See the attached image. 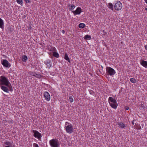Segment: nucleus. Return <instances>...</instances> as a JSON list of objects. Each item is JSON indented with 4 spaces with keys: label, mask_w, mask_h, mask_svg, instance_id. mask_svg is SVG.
Here are the masks:
<instances>
[{
    "label": "nucleus",
    "mask_w": 147,
    "mask_h": 147,
    "mask_svg": "<svg viewBox=\"0 0 147 147\" xmlns=\"http://www.w3.org/2000/svg\"><path fill=\"white\" fill-rule=\"evenodd\" d=\"M118 125L122 128H123L125 127V124L122 123H120Z\"/></svg>",
    "instance_id": "4be33fe9"
},
{
    "label": "nucleus",
    "mask_w": 147,
    "mask_h": 147,
    "mask_svg": "<svg viewBox=\"0 0 147 147\" xmlns=\"http://www.w3.org/2000/svg\"><path fill=\"white\" fill-rule=\"evenodd\" d=\"M44 95L45 99L47 101H49L50 99V96L49 93L47 92H45Z\"/></svg>",
    "instance_id": "1a4fd4ad"
},
{
    "label": "nucleus",
    "mask_w": 147,
    "mask_h": 147,
    "mask_svg": "<svg viewBox=\"0 0 147 147\" xmlns=\"http://www.w3.org/2000/svg\"><path fill=\"white\" fill-rule=\"evenodd\" d=\"M141 107L143 108H144V105L142 104H141Z\"/></svg>",
    "instance_id": "f704fd0d"
},
{
    "label": "nucleus",
    "mask_w": 147,
    "mask_h": 147,
    "mask_svg": "<svg viewBox=\"0 0 147 147\" xmlns=\"http://www.w3.org/2000/svg\"><path fill=\"white\" fill-rule=\"evenodd\" d=\"M4 144H5V145H7V146H10L11 145V143L8 141L5 142H4Z\"/></svg>",
    "instance_id": "5701e85b"
},
{
    "label": "nucleus",
    "mask_w": 147,
    "mask_h": 147,
    "mask_svg": "<svg viewBox=\"0 0 147 147\" xmlns=\"http://www.w3.org/2000/svg\"><path fill=\"white\" fill-rule=\"evenodd\" d=\"M45 63L49 67H50L51 66V63L50 61L48 59L46 61Z\"/></svg>",
    "instance_id": "4468645a"
},
{
    "label": "nucleus",
    "mask_w": 147,
    "mask_h": 147,
    "mask_svg": "<svg viewBox=\"0 0 147 147\" xmlns=\"http://www.w3.org/2000/svg\"><path fill=\"white\" fill-rule=\"evenodd\" d=\"M0 85H5L7 86L11 92L13 90L12 87L8 79L5 76L0 77Z\"/></svg>",
    "instance_id": "f257e3e1"
},
{
    "label": "nucleus",
    "mask_w": 147,
    "mask_h": 147,
    "mask_svg": "<svg viewBox=\"0 0 147 147\" xmlns=\"http://www.w3.org/2000/svg\"><path fill=\"white\" fill-rule=\"evenodd\" d=\"M106 74L108 76H112L116 73L114 69L110 67H107L106 68Z\"/></svg>",
    "instance_id": "f03ea898"
},
{
    "label": "nucleus",
    "mask_w": 147,
    "mask_h": 147,
    "mask_svg": "<svg viewBox=\"0 0 147 147\" xmlns=\"http://www.w3.org/2000/svg\"><path fill=\"white\" fill-rule=\"evenodd\" d=\"M140 63L144 67H145V68H147V61L144 60H142L141 61Z\"/></svg>",
    "instance_id": "f8f14e48"
},
{
    "label": "nucleus",
    "mask_w": 147,
    "mask_h": 147,
    "mask_svg": "<svg viewBox=\"0 0 147 147\" xmlns=\"http://www.w3.org/2000/svg\"><path fill=\"white\" fill-rule=\"evenodd\" d=\"M32 132L34 133L33 136L36 138L40 140L42 137V135L40 133L36 130H33Z\"/></svg>",
    "instance_id": "39448f33"
},
{
    "label": "nucleus",
    "mask_w": 147,
    "mask_h": 147,
    "mask_svg": "<svg viewBox=\"0 0 147 147\" xmlns=\"http://www.w3.org/2000/svg\"><path fill=\"white\" fill-rule=\"evenodd\" d=\"M34 76L38 78H40L41 77V75L40 74H36L35 73Z\"/></svg>",
    "instance_id": "b1692460"
},
{
    "label": "nucleus",
    "mask_w": 147,
    "mask_h": 147,
    "mask_svg": "<svg viewBox=\"0 0 147 147\" xmlns=\"http://www.w3.org/2000/svg\"><path fill=\"white\" fill-rule=\"evenodd\" d=\"M27 59V57L26 55H24L22 56V60L24 62H26Z\"/></svg>",
    "instance_id": "a211bd4d"
},
{
    "label": "nucleus",
    "mask_w": 147,
    "mask_h": 147,
    "mask_svg": "<svg viewBox=\"0 0 147 147\" xmlns=\"http://www.w3.org/2000/svg\"><path fill=\"white\" fill-rule=\"evenodd\" d=\"M145 2L147 4V0H144Z\"/></svg>",
    "instance_id": "ea45409f"
},
{
    "label": "nucleus",
    "mask_w": 147,
    "mask_h": 147,
    "mask_svg": "<svg viewBox=\"0 0 147 147\" xmlns=\"http://www.w3.org/2000/svg\"><path fill=\"white\" fill-rule=\"evenodd\" d=\"M59 144L58 141L56 139V147H58L59 146Z\"/></svg>",
    "instance_id": "cd10ccee"
},
{
    "label": "nucleus",
    "mask_w": 147,
    "mask_h": 147,
    "mask_svg": "<svg viewBox=\"0 0 147 147\" xmlns=\"http://www.w3.org/2000/svg\"><path fill=\"white\" fill-rule=\"evenodd\" d=\"M130 80L131 82L133 83H135L136 82V80L134 78H131L130 79Z\"/></svg>",
    "instance_id": "393cba45"
},
{
    "label": "nucleus",
    "mask_w": 147,
    "mask_h": 147,
    "mask_svg": "<svg viewBox=\"0 0 147 147\" xmlns=\"http://www.w3.org/2000/svg\"><path fill=\"white\" fill-rule=\"evenodd\" d=\"M68 6L69 7V9L70 10L74 9L75 7V6L73 4L70 5V4H69L68 5Z\"/></svg>",
    "instance_id": "f3484780"
},
{
    "label": "nucleus",
    "mask_w": 147,
    "mask_h": 147,
    "mask_svg": "<svg viewBox=\"0 0 147 147\" xmlns=\"http://www.w3.org/2000/svg\"><path fill=\"white\" fill-rule=\"evenodd\" d=\"M56 58H58L59 57V55L56 52Z\"/></svg>",
    "instance_id": "2f4dec72"
},
{
    "label": "nucleus",
    "mask_w": 147,
    "mask_h": 147,
    "mask_svg": "<svg viewBox=\"0 0 147 147\" xmlns=\"http://www.w3.org/2000/svg\"><path fill=\"white\" fill-rule=\"evenodd\" d=\"M16 1L18 3L20 4L21 5H22L23 3L22 0H16Z\"/></svg>",
    "instance_id": "a878e982"
},
{
    "label": "nucleus",
    "mask_w": 147,
    "mask_h": 147,
    "mask_svg": "<svg viewBox=\"0 0 147 147\" xmlns=\"http://www.w3.org/2000/svg\"><path fill=\"white\" fill-rule=\"evenodd\" d=\"M53 56L55 57V51H53Z\"/></svg>",
    "instance_id": "473e14b6"
},
{
    "label": "nucleus",
    "mask_w": 147,
    "mask_h": 147,
    "mask_svg": "<svg viewBox=\"0 0 147 147\" xmlns=\"http://www.w3.org/2000/svg\"><path fill=\"white\" fill-rule=\"evenodd\" d=\"M69 100L70 102H72L74 101L73 99V98L71 96H70L69 97Z\"/></svg>",
    "instance_id": "bb28decb"
},
{
    "label": "nucleus",
    "mask_w": 147,
    "mask_h": 147,
    "mask_svg": "<svg viewBox=\"0 0 147 147\" xmlns=\"http://www.w3.org/2000/svg\"><path fill=\"white\" fill-rule=\"evenodd\" d=\"M35 73L33 72H30L29 73V74L31 75V76H34V75Z\"/></svg>",
    "instance_id": "c85d7f7f"
},
{
    "label": "nucleus",
    "mask_w": 147,
    "mask_h": 147,
    "mask_svg": "<svg viewBox=\"0 0 147 147\" xmlns=\"http://www.w3.org/2000/svg\"><path fill=\"white\" fill-rule=\"evenodd\" d=\"M108 100L109 104L117 102L115 98H113L111 97H109Z\"/></svg>",
    "instance_id": "9b49d317"
},
{
    "label": "nucleus",
    "mask_w": 147,
    "mask_h": 147,
    "mask_svg": "<svg viewBox=\"0 0 147 147\" xmlns=\"http://www.w3.org/2000/svg\"><path fill=\"white\" fill-rule=\"evenodd\" d=\"M4 22L3 20L0 18V28H3Z\"/></svg>",
    "instance_id": "dca6fc26"
},
{
    "label": "nucleus",
    "mask_w": 147,
    "mask_h": 147,
    "mask_svg": "<svg viewBox=\"0 0 147 147\" xmlns=\"http://www.w3.org/2000/svg\"><path fill=\"white\" fill-rule=\"evenodd\" d=\"M49 143L51 147H55V139H53L50 140Z\"/></svg>",
    "instance_id": "9d476101"
},
{
    "label": "nucleus",
    "mask_w": 147,
    "mask_h": 147,
    "mask_svg": "<svg viewBox=\"0 0 147 147\" xmlns=\"http://www.w3.org/2000/svg\"><path fill=\"white\" fill-rule=\"evenodd\" d=\"M85 26V24L84 23H81L79 24V27L80 28H82L84 27Z\"/></svg>",
    "instance_id": "412c9836"
},
{
    "label": "nucleus",
    "mask_w": 147,
    "mask_h": 147,
    "mask_svg": "<svg viewBox=\"0 0 147 147\" xmlns=\"http://www.w3.org/2000/svg\"><path fill=\"white\" fill-rule=\"evenodd\" d=\"M62 32L63 34H64L65 33V31L64 30H62Z\"/></svg>",
    "instance_id": "e433bc0d"
},
{
    "label": "nucleus",
    "mask_w": 147,
    "mask_h": 147,
    "mask_svg": "<svg viewBox=\"0 0 147 147\" xmlns=\"http://www.w3.org/2000/svg\"><path fill=\"white\" fill-rule=\"evenodd\" d=\"M110 106L113 108L116 109L118 105L116 103H111L110 104Z\"/></svg>",
    "instance_id": "ddd939ff"
},
{
    "label": "nucleus",
    "mask_w": 147,
    "mask_h": 147,
    "mask_svg": "<svg viewBox=\"0 0 147 147\" xmlns=\"http://www.w3.org/2000/svg\"><path fill=\"white\" fill-rule=\"evenodd\" d=\"M145 9V10H147V8H146Z\"/></svg>",
    "instance_id": "a19ab883"
},
{
    "label": "nucleus",
    "mask_w": 147,
    "mask_h": 147,
    "mask_svg": "<svg viewBox=\"0 0 147 147\" xmlns=\"http://www.w3.org/2000/svg\"><path fill=\"white\" fill-rule=\"evenodd\" d=\"M24 0L27 3H29L30 2V0Z\"/></svg>",
    "instance_id": "7c9ffc66"
},
{
    "label": "nucleus",
    "mask_w": 147,
    "mask_h": 147,
    "mask_svg": "<svg viewBox=\"0 0 147 147\" xmlns=\"http://www.w3.org/2000/svg\"><path fill=\"white\" fill-rule=\"evenodd\" d=\"M65 129L66 132L69 134H71L74 130L73 126L71 124L67 126Z\"/></svg>",
    "instance_id": "20e7f679"
},
{
    "label": "nucleus",
    "mask_w": 147,
    "mask_h": 147,
    "mask_svg": "<svg viewBox=\"0 0 147 147\" xmlns=\"http://www.w3.org/2000/svg\"><path fill=\"white\" fill-rule=\"evenodd\" d=\"M125 109L126 110H128L129 109V108L128 107L126 106L125 107Z\"/></svg>",
    "instance_id": "72a5a7b5"
},
{
    "label": "nucleus",
    "mask_w": 147,
    "mask_h": 147,
    "mask_svg": "<svg viewBox=\"0 0 147 147\" xmlns=\"http://www.w3.org/2000/svg\"><path fill=\"white\" fill-rule=\"evenodd\" d=\"M145 49L147 50V45H146L145 46Z\"/></svg>",
    "instance_id": "4c0bfd02"
},
{
    "label": "nucleus",
    "mask_w": 147,
    "mask_h": 147,
    "mask_svg": "<svg viewBox=\"0 0 147 147\" xmlns=\"http://www.w3.org/2000/svg\"><path fill=\"white\" fill-rule=\"evenodd\" d=\"M64 58L67 61L69 62H70V60L69 58L68 57L67 55V53H65V54Z\"/></svg>",
    "instance_id": "2eb2a0df"
},
{
    "label": "nucleus",
    "mask_w": 147,
    "mask_h": 147,
    "mask_svg": "<svg viewBox=\"0 0 147 147\" xmlns=\"http://www.w3.org/2000/svg\"><path fill=\"white\" fill-rule=\"evenodd\" d=\"M91 36L88 35H86L84 37V38L86 40H90L91 38Z\"/></svg>",
    "instance_id": "aec40b11"
},
{
    "label": "nucleus",
    "mask_w": 147,
    "mask_h": 147,
    "mask_svg": "<svg viewBox=\"0 0 147 147\" xmlns=\"http://www.w3.org/2000/svg\"><path fill=\"white\" fill-rule=\"evenodd\" d=\"M1 63L3 65L6 67H10L11 66V64L6 59H3L1 62Z\"/></svg>",
    "instance_id": "423d86ee"
},
{
    "label": "nucleus",
    "mask_w": 147,
    "mask_h": 147,
    "mask_svg": "<svg viewBox=\"0 0 147 147\" xmlns=\"http://www.w3.org/2000/svg\"><path fill=\"white\" fill-rule=\"evenodd\" d=\"M33 146L34 147H38V144L36 143H34L33 144Z\"/></svg>",
    "instance_id": "c756f323"
},
{
    "label": "nucleus",
    "mask_w": 147,
    "mask_h": 147,
    "mask_svg": "<svg viewBox=\"0 0 147 147\" xmlns=\"http://www.w3.org/2000/svg\"><path fill=\"white\" fill-rule=\"evenodd\" d=\"M115 9L116 10H120L122 7V3L119 1H117L114 5Z\"/></svg>",
    "instance_id": "7ed1b4c3"
},
{
    "label": "nucleus",
    "mask_w": 147,
    "mask_h": 147,
    "mask_svg": "<svg viewBox=\"0 0 147 147\" xmlns=\"http://www.w3.org/2000/svg\"><path fill=\"white\" fill-rule=\"evenodd\" d=\"M1 88L3 91L7 93H8L10 91L9 87L5 85H1Z\"/></svg>",
    "instance_id": "6e6552de"
},
{
    "label": "nucleus",
    "mask_w": 147,
    "mask_h": 147,
    "mask_svg": "<svg viewBox=\"0 0 147 147\" xmlns=\"http://www.w3.org/2000/svg\"><path fill=\"white\" fill-rule=\"evenodd\" d=\"M108 7L109 8L112 10H113V5L112 4V3H108Z\"/></svg>",
    "instance_id": "6ab92c4d"
},
{
    "label": "nucleus",
    "mask_w": 147,
    "mask_h": 147,
    "mask_svg": "<svg viewBox=\"0 0 147 147\" xmlns=\"http://www.w3.org/2000/svg\"><path fill=\"white\" fill-rule=\"evenodd\" d=\"M72 12L74 14V16L76 15L80 14L82 12V9L80 7H78L75 11H72Z\"/></svg>",
    "instance_id": "0eeeda50"
},
{
    "label": "nucleus",
    "mask_w": 147,
    "mask_h": 147,
    "mask_svg": "<svg viewBox=\"0 0 147 147\" xmlns=\"http://www.w3.org/2000/svg\"><path fill=\"white\" fill-rule=\"evenodd\" d=\"M69 124V123L67 122L65 123V125H67V124Z\"/></svg>",
    "instance_id": "58836bf2"
},
{
    "label": "nucleus",
    "mask_w": 147,
    "mask_h": 147,
    "mask_svg": "<svg viewBox=\"0 0 147 147\" xmlns=\"http://www.w3.org/2000/svg\"><path fill=\"white\" fill-rule=\"evenodd\" d=\"M132 123L133 125H134V120H133L132 121Z\"/></svg>",
    "instance_id": "c9c22d12"
}]
</instances>
